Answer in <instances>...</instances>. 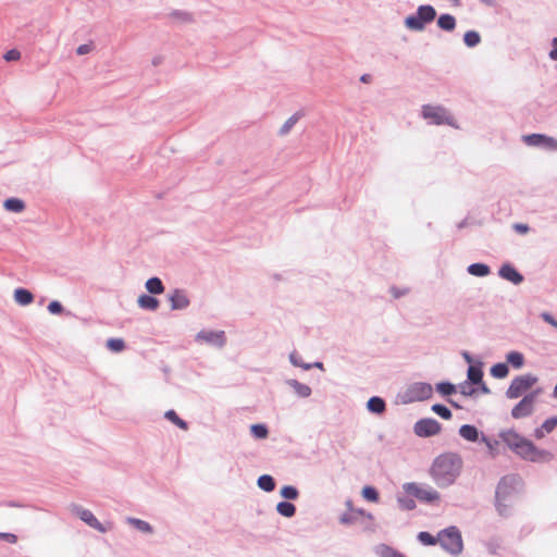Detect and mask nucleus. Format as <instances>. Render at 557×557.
I'll use <instances>...</instances> for the list:
<instances>
[{
    "label": "nucleus",
    "mask_w": 557,
    "mask_h": 557,
    "mask_svg": "<svg viewBox=\"0 0 557 557\" xmlns=\"http://www.w3.org/2000/svg\"><path fill=\"white\" fill-rule=\"evenodd\" d=\"M47 309L51 314H61L64 312L63 305L58 300L50 301Z\"/></svg>",
    "instance_id": "51"
},
{
    "label": "nucleus",
    "mask_w": 557,
    "mask_h": 557,
    "mask_svg": "<svg viewBox=\"0 0 557 557\" xmlns=\"http://www.w3.org/2000/svg\"><path fill=\"white\" fill-rule=\"evenodd\" d=\"M146 289L151 295H160L164 292V285L158 276H152L146 281Z\"/></svg>",
    "instance_id": "29"
},
{
    "label": "nucleus",
    "mask_w": 557,
    "mask_h": 557,
    "mask_svg": "<svg viewBox=\"0 0 557 557\" xmlns=\"http://www.w3.org/2000/svg\"><path fill=\"white\" fill-rule=\"evenodd\" d=\"M539 377L533 373L517 375L505 392L508 399H517L527 394L537 383Z\"/></svg>",
    "instance_id": "6"
},
{
    "label": "nucleus",
    "mask_w": 557,
    "mask_h": 557,
    "mask_svg": "<svg viewBox=\"0 0 557 557\" xmlns=\"http://www.w3.org/2000/svg\"><path fill=\"white\" fill-rule=\"evenodd\" d=\"M556 426H557V416L550 417L542 423V430H545L546 433L553 432Z\"/></svg>",
    "instance_id": "52"
},
{
    "label": "nucleus",
    "mask_w": 557,
    "mask_h": 557,
    "mask_svg": "<svg viewBox=\"0 0 557 557\" xmlns=\"http://www.w3.org/2000/svg\"><path fill=\"white\" fill-rule=\"evenodd\" d=\"M91 50H92V44H83L77 47L76 53L78 55H84V54L89 53Z\"/></svg>",
    "instance_id": "55"
},
{
    "label": "nucleus",
    "mask_w": 557,
    "mask_h": 557,
    "mask_svg": "<svg viewBox=\"0 0 557 557\" xmlns=\"http://www.w3.org/2000/svg\"><path fill=\"white\" fill-rule=\"evenodd\" d=\"M172 17H175V18H178L181 20V22L183 23H189V22H193V17H191V14L188 13V12H185V11H181V10H174L173 12H171L170 14Z\"/></svg>",
    "instance_id": "50"
},
{
    "label": "nucleus",
    "mask_w": 557,
    "mask_h": 557,
    "mask_svg": "<svg viewBox=\"0 0 557 557\" xmlns=\"http://www.w3.org/2000/svg\"><path fill=\"white\" fill-rule=\"evenodd\" d=\"M467 272L476 277H484L491 273V268L486 263L474 262L468 265Z\"/></svg>",
    "instance_id": "24"
},
{
    "label": "nucleus",
    "mask_w": 557,
    "mask_h": 557,
    "mask_svg": "<svg viewBox=\"0 0 557 557\" xmlns=\"http://www.w3.org/2000/svg\"><path fill=\"white\" fill-rule=\"evenodd\" d=\"M554 455L552 451L539 448L535 446V449L532 450V455L530 456V462H549L553 460Z\"/></svg>",
    "instance_id": "27"
},
{
    "label": "nucleus",
    "mask_w": 557,
    "mask_h": 557,
    "mask_svg": "<svg viewBox=\"0 0 557 557\" xmlns=\"http://www.w3.org/2000/svg\"><path fill=\"white\" fill-rule=\"evenodd\" d=\"M523 141L528 146L540 147L544 150L556 152L557 139L545 134L533 133L523 136Z\"/></svg>",
    "instance_id": "12"
},
{
    "label": "nucleus",
    "mask_w": 557,
    "mask_h": 557,
    "mask_svg": "<svg viewBox=\"0 0 557 557\" xmlns=\"http://www.w3.org/2000/svg\"><path fill=\"white\" fill-rule=\"evenodd\" d=\"M473 386H478L475 387L476 388V392H481L482 394H485V395H488L491 394V389L490 387L486 385V383L484 382V380H482V383H476L474 384Z\"/></svg>",
    "instance_id": "59"
},
{
    "label": "nucleus",
    "mask_w": 557,
    "mask_h": 557,
    "mask_svg": "<svg viewBox=\"0 0 557 557\" xmlns=\"http://www.w3.org/2000/svg\"><path fill=\"white\" fill-rule=\"evenodd\" d=\"M482 432L479 431V429L473 424H462L459 428V435L471 443H475L480 441V436L482 437Z\"/></svg>",
    "instance_id": "16"
},
{
    "label": "nucleus",
    "mask_w": 557,
    "mask_h": 557,
    "mask_svg": "<svg viewBox=\"0 0 557 557\" xmlns=\"http://www.w3.org/2000/svg\"><path fill=\"white\" fill-rule=\"evenodd\" d=\"M73 512L90 528L101 533L107 532L106 527L95 517V515L89 509L83 508L78 505H73Z\"/></svg>",
    "instance_id": "13"
},
{
    "label": "nucleus",
    "mask_w": 557,
    "mask_h": 557,
    "mask_svg": "<svg viewBox=\"0 0 557 557\" xmlns=\"http://www.w3.org/2000/svg\"><path fill=\"white\" fill-rule=\"evenodd\" d=\"M523 486L522 478L517 474L502 476L496 485L494 506L497 513L503 518L511 516V498L517 495Z\"/></svg>",
    "instance_id": "2"
},
{
    "label": "nucleus",
    "mask_w": 557,
    "mask_h": 557,
    "mask_svg": "<svg viewBox=\"0 0 557 557\" xmlns=\"http://www.w3.org/2000/svg\"><path fill=\"white\" fill-rule=\"evenodd\" d=\"M545 430H542V425L540 428H536L534 430V436L537 438V440H541L545 436Z\"/></svg>",
    "instance_id": "63"
},
{
    "label": "nucleus",
    "mask_w": 557,
    "mask_h": 557,
    "mask_svg": "<svg viewBox=\"0 0 557 557\" xmlns=\"http://www.w3.org/2000/svg\"><path fill=\"white\" fill-rule=\"evenodd\" d=\"M137 304L141 309L154 311L159 308L160 301L154 297V295L141 294Z\"/></svg>",
    "instance_id": "20"
},
{
    "label": "nucleus",
    "mask_w": 557,
    "mask_h": 557,
    "mask_svg": "<svg viewBox=\"0 0 557 557\" xmlns=\"http://www.w3.org/2000/svg\"><path fill=\"white\" fill-rule=\"evenodd\" d=\"M499 437L512 453L529 461L532 450L535 449V444L532 441L513 429L500 431Z\"/></svg>",
    "instance_id": "3"
},
{
    "label": "nucleus",
    "mask_w": 557,
    "mask_h": 557,
    "mask_svg": "<svg viewBox=\"0 0 557 557\" xmlns=\"http://www.w3.org/2000/svg\"><path fill=\"white\" fill-rule=\"evenodd\" d=\"M490 373L495 379H505L509 374V366L506 362H497L491 367Z\"/></svg>",
    "instance_id": "34"
},
{
    "label": "nucleus",
    "mask_w": 557,
    "mask_h": 557,
    "mask_svg": "<svg viewBox=\"0 0 557 557\" xmlns=\"http://www.w3.org/2000/svg\"><path fill=\"white\" fill-rule=\"evenodd\" d=\"M461 356H462V358L465 359V361H466L467 363H469V366H474V363H473V357H472V355H471L469 351H466V350H465V351H462V352H461Z\"/></svg>",
    "instance_id": "62"
},
{
    "label": "nucleus",
    "mask_w": 557,
    "mask_h": 557,
    "mask_svg": "<svg viewBox=\"0 0 557 557\" xmlns=\"http://www.w3.org/2000/svg\"><path fill=\"white\" fill-rule=\"evenodd\" d=\"M304 116V113L301 111L295 112L292 116H289L285 123L281 126L278 134L281 136L287 135L292 128L295 126V124L300 120V117Z\"/></svg>",
    "instance_id": "32"
},
{
    "label": "nucleus",
    "mask_w": 557,
    "mask_h": 557,
    "mask_svg": "<svg viewBox=\"0 0 557 557\" xmlns=\"http://www.w3.org/2000/svg\"><path fill=\"white\" fill-rule=\"evenodd\" d=\"M506 363L513 369H521L525 363L524 355L518 350H510L506 354Z\"/></svg>",
    "instance_id": "23"
},
{
    "label": "nucleus",
    "mask_w": 557,
    "mask_h": 557,
    "mask_svg": "<svg viewBox=\"0 0 557 557\" xmlns=\"http://www.w3.org/2000/svg\"><path fill=\"white\" fill-rule=\"evenodd\" d=\"M436 24L438 28L444 32H453L456 28L457 22L454 15L449 13H443L437 17Z\"/></svg>",
    "instance_id": "19"
},
{
    "label": "nucleus",
    "mask_w": 557,
    "mask_h": 557,
    "mask_svg": "<svg viewBox=\"0 0 557 557\" xmlns=\"http://www.w3.org/2000/svg\"><path fill=\"white\" fill-rule=\"evenodd\" d=\"M356 513H357V517L358 516H362V517L367 518L368 520H373L374 519V516L371 512H368V511H366L362 508H357L356 509Z\"/></svg>",
    "instance_id": "60"
},
{
    "label": "nucleus",
    "mask_w": 557,
    "mask_h": 557,
    "mask_svg": "<svg viewBox=\"0 0 557 557\" xmlns=\"http://www.w3.org/2000/svg\"><path fill=\"white\" fill-rule=\"evenodd\" d=\"M431 410L444 420H449L453 417L451 410L443 404H434Z\"/></svg>",
    "instance_id": "45"
},
{
    "label": "nucleus",
    "mask_w": 557,
    "mask_h": 557,
    "mask_svg": "<svg viewBox=\"0 0 557 557\" xmlns=\"http://www.w3.org/2000/svg\"><path fill=\"white\" fill-rule=\"evenodd\" d=\"M195 341L221 349L226 345L227 338L224 331L203 329L196 334Z\"/></svg>",
    "instance_id": "10"
},
{
    "label": "nucleus",
    "mask_w": 557,
    "mask_h": 557,
    "mask_svg": "<svg viewBox=\"0 0 557 557\" xmlns=\"http://www.w3.org/2000/svg\"><path fill=\"white\" fill-rule=\"evenodd\" d=\"M483 545L490 555H497L502 547V540L497 536H492L484 541Z\"/></svg>",
    "instance_id": "38"
},
{
    "label": "nucleus",
    "mask_w": 557,
    "mask_h": 557,
    "mask_svg": "<svg viewBox=\"0 0 557 557\" xmlns=\"http://www.w3.org/2000/svg\"><path fill=\"white\" fill-rule=\"evenodd\" d=\"M534 412V407L528 405L527 401L520 399L511 409L510 414L513 419H522L530 417Z\"/></svg>",
    "instance_id": "17"
},
{
    "label": "nucleus",
    "mask_w": 557,
    "mask_h": 557,
    "mask_svg": "<svg viewBox=\"0 0 557 557\" xmlns=\"http://www.w3.org/2000/svg\"><path fill=\"white\" fill-rule=\"evenodd\" d=\"M498 275L513 285H520L524 281V276L509 262L499 268Z\"/></svg>",
    "instance_id": "14"
},
{
    "label": "nucleus",
    "mask_w": 557,
    "mask_h": 557,
    "mask_svg": "<svg viewBox=\"0 0 557 557\" xmlns=\"http://www.w3.org/2000/svg\"><path fill=\"white\" fill-rule=\"evenodd\" d=\"M362 497L372 503H376L380 499L379 491L372 485H366L361 490Z\"/></svg>",
    "instance_id": "44"
},
{
    "label": "nucleus",
    "mask_w": 557,
    "mask_h": 557,
    "mask_svg": "<svg viewBox=\"0 0 557 557\" xmlns=\"http://www.w3.org/2000/svg\"><path fill=\"white\" fill-rule=\"evenodd\" d=\"M541 318L552 326L557 329V320L549 313V312H543L541 314Z\"/></svg>",
    "instance_id": "56"
},
{
    "label": "nucleus",
    "mask_w": 557,
    "mask_h": 557,
    "mask_svg": "<svg viewBox=\"0 0 557 557\" xmlns=\"http://www.w3.org/2000/svg\"><path fill=\"white\" fill-rule=\"evenodd\" d=\"M513 228L520 234H525L530 227L527 224L516 223Z\"/></svg>",
    "instance_id": "61"
},
{
    "label": "nucleus",
    "mask_w": 557,
    "mask_h": 557,
    "mask_svg": "<svg viewBox=\"0 0 557 557\" xmlns=\"http://www.w3.org/2000/svg\"><path fill=\"white\" fill-rule=\"evenodd\" d=\"M3 207L9 212L21 213L24 211L26 205L22 199L11 197L4 200Z\"/></svg>",
    "instance_id": "28"
},
{
    "label": "nucleus",
    "mask_w": 557,
    "mask_h": 557,
    "mask_svg": "<svg viewBox=\"0 0 557 557\" xmlns=\"http://www.w3.org/2000/svg\"><path fill=\"white\" fill-rule=\"evenodd\" d=\"M127 523L131 524L132 527L136 528L138 531H140L143 533L151 534L153 532L152 525L145 520L128 517Z\"/></svg>",
    "instance_id": "35"
},
{
    "label": "nucleus",
    "mask_w": 557,
    "mask_h": 557,
    "mask_svg": "<svg viewBox=\"0 0 557 557\" xmlns=\"http://www.w3.org/2000/svg\"><path fill=\"white\" fill-rule=\"evenodd\" d=\"M442 424L433 418H423L418 420L413 425V432L419 437H431L438 434Z\"/></svg>",
    "instance_id": "11"
},
{
    "label": "nucleus",
    "mask_w": 557,
    "mask_h": 557,
    "mask_svg": "<svg viewBox=\"0 0 557 557\" xmlns=\"http://www.w3.org/2000/svg\"><path fill=\"white\" fill-rule=\"evenodd\" d=\"M397 505L399 509L405 511H410L416 508V500L414 497L408 495V494H398L396 497Z\"/></svg>",
    "instance_id": "31"
},
{
    "label": "nucleus",
    "mask_w": 557,
    "mask_h": 557,
    "mask_svg": "<svg viewBox=\"0 0 557 557\" xmlns=\"http://www.w3.org/2000/svg\"><path fill=\"white\" fill-rule=\"evenodd\" d=\"M389 293L393 295L395 299H398L409 293L408 288H399L395 285L389 287Z\"/></svg>",
    "instance_id": "54"
},
{
    "label": "nucleus",
    "mask_w": 557,
    "mask_h": 557,
    "mask_svg": "<svg viewBox=\"0 0 557 557\" xmlns=\"http://www.w3.org/2000/svg\"><path fill=\"white\" fill-rule=\"evenodd\" d=\"M289 361L290 363L294 366V367H298V368H301L304 370H310L311 369V366H309V363L307 362H304L301 360V358L297 355L296 351H293L290 355H289Z\"/></svg>",
    "instance_id": "49"
},
{
    "label": "nucleus",
    "mask_w": 557,
    "mask_h": 557,
    "mask_svg": "<svg viewBox=\"0 0 557 557\" xmlns=\"http://www.w3.org/2000/svg\"><path fill=\"white\" fill-rule=\"evenodd\" d=\"M438 545L448 554L458 556L463 550V540L460 530L450 525L438 532Z\"/></svg>",
    "instance_id": "5"
},
{
    "label": "nucleus",
    "mask_w": 557,
    "mask_h": 557,
    "mask_svg": "<svg viewBox=\"0 0 557 557\" xmlns=\"http://www.w3.org/2000/svg\"><path fill=\"white\" fill-rule=\"evenodd\" d=\"M257 485L260 490L270 493L275 490L276 482L274 478L270 474H262L257 480Z\"/></svg>",
    "instance_id": "30"
},
{
    "label": "nucleus",
    "mask_w": 557,
    "mask_h": 557,
    "mask_svg": "<svg viewBox=\"0 0 557 557\" xmlns=\"http://www.w3.org/2000/svg\"><path fill=\"white\" fill-rule=\"evenodd\" d=\"M345 506H346V508H347V510H346V511H350V512L352 511V512H356V509H357V508H355V507H354V503H352V500H351L350 498L346 499V502H345Z\"/></svg>",
    "instance_id": "64"
},
{
    "label": "nucleus",
    "mask_w": 557,
    "mask_h": 557,
    "mask_svg": "<svg viewBox=\"0 0 557 557\" xmlns=\"http://www.w3.org/2000/svg\"><path fill=\"white\" fill-rule=\"evenodd\" d=\"M463 42L469 48H474L481 42V35L476 30H468L463 35Z\"/></svg>",
    "instance_id": "40"
},
{
    "label": "nucleus",
    "mask_w": 557,
    "mask_h": 557,
    "mask_svg": "<svg viewBox=\"0 0 557 557\" xmlns=\"http://www.w3.org/2000/svg\"><path fill=\"white\" fill-rule=\"evenodd\" d=\"M171 310H184L190 305V300L184 289L175 288L168 295Z\"/></svg>",
    "instance_id": "15"
},
{
    "label": "nucleus",
    "mask_w": 557,
    "mask_h": 557,
    "mask_svg": "<svg viewBox=\"0 0 557 557\" xmlns=\"http://www.w3.org/2000/svg\"><path fill=\"white\" fill-rule=\"evenodd\" d=\"M250 434L257 440H264L269 435V429L264 423L251 424Z\"/></svg>",
    "instance_id": "37"
},
{
    "label": "nucleus",
    "mask_w": 557,
    "mask_h": 557,
    "mask_svg": "<svg viewBox=\"0 0 557 557\" xmlns=\"http://www.w3.org/2000/svg\"><path fill=\"white\" fill-rule=\"evenodd\" d=\"M357 513L352 511H345L338 517V521L343 525H351L357 522Z\"/></svg>",
    "instance_id": "48"
},
{
    "label": "nucleus",
    "mask_w": 557,
    "mask_h": 557,
    "mask_svg": "<svg viewBox=\"0 0 557 557\" xmlns=\"http://www.w3.org/2000/svg\"><path fill=\"white\" fill-rule=\"evenodd\" d=\"M471 385L472 384L466 380L465 382H461V383H459L456 386H457V389L459 391V393L462 396L472 397L476 393V388L475 387H471Z\"/></svg>",
    "instance_id": "47"
},
{
    "label": "nucleus",
    "mask_w": 557,
    "mask_h": 557,
    "mask_svg": "<svg viewBox=\"0 0 557 557\" xmlns=\"http://www.w3.org/2000/svg\"><path fill=\"white\" fill-rule=\"evenodd\" d=\"M14 300L21 306H27L34 301V295L28 289L18 287L14 290Z\"/></svg>",
    "instance_id": "26"
},
{
    "label": "nucleus",
    "mask_w": 557,
    "mask_h": 557,
    "mask_svg": "<svg viewBox=\"0 0 557 557\" xmlns=\"http://www.w3.org/2000/svg\"><path fill=\"white\" fill-rule=\"evenodd\" d=\"M433 395V387L426 382H416L410 384L403 398L404 404L423 401L430 399Z\"/></svg>",
    "instance_id": "8"
},
{
    "label": "nucleus",
    "mask_w": 557,
    "mask_h": 557,
    "mask_svg": "<svg viewBox=\"0 0 557 557\" xmlns=\"http://www.w3.org/2000/svg\"><path fill=\"white\" fill-rule=\"evenodd\" d=\"M21 58V52L17 49H10L3 54V59L8 62L17 61Z\"/></svg>",
    "instance_id": "53"
},
{
    "label": "nucleus",
    "mask_w": 557,
    "mask_h": 557,
    "mask_svg": "<svg viewBox=\"0 0 557 557\" xmlns=\"http://www.w3.org/2000/svg\"><path fill=\"white\" fill-rule=\"evenodd\" d=\"M374 552L380 557H407L405 554L387 544L376 545Z\"/></svg>",
    "instance_id": "25"
},
{
    "label": "nucleus",
    "mask_w": 557,
    "mask_h": 557,
    "mask_svg": "<svg viewBox=\"0 0 557 557\" xmlns=\"http://www.w3.org/2000/svg\"><path fill=\"white\" fill-rule=\"evenodd\" d=\"M435 388L442 396H450L457 392V386L448 381L437 383Z\"/></svg>",
    "instance_id": "41"
},
{
    "label": "nucleus",
    "mask_w": 557,
    "mask_h": 557,
    "mask_svg": "<svg viewBox=\"0 0 557 557\" xmlns=\"http://www.w3.org/2000/svg\"><path fill=\"white\" fill-rule=\"evenodd\" d=\"M417 540L424 546H434L438 544V534L436 536L432 535L428 531H421L417 535Z\"/></svg>",
    "instance_id": "39"
},
{
    "label": "nucleus",
    "mask_w": 557,
    "mask_h": 557,
    "mask_svg": "<svg viewBox=\"0 0 557 557\" xmlns=\"http://www.w3.org/2000/svg\"><path fill=\"white\" fill-rule=\"evenodd\" d=\"M543 393V389L541 387H537L535 389H530L527 394L522 396L521 399L528 403L529 406L535 408V403L537 397Z\"/></svg>",
    "instance_id": "46"
},
{
    "label": "nucleus",
    "mask_w": 557,
    "mask_h": 557,
    "mask_svg": "<svg viewBox=\"0 0 557 557\" xmlns=\"http://www.w3.org/2000/svg\"><path fill=\"white\" fill-rule=\"evenodd\" d=\"M286 384L290 386L294 389L295 394L300 398H307L312 393L311 387L309 385L300 383L295 379L287 380Z\"/></svg>",
    "instance_id": "21"
},
{
    "label": "nucleus",
    "mask_w": 557,
    "mask_h": 557,
    "mask_svg": "<svg viewBox=\"0 0 557 557\" xmlns=\"http://www.w3.org/2000/svg\"><path fill=\"white\" fill-rule=\"evenodd\" d=\"M367 409L371 413L375 414H382L386 410V403L385 400L380 396H372L367 401Z\"/></svg>",
    "instance_id": "22"
},
{
    "label": "nucleus",
    "mask_w": 557,
    "mask_h": 557,
    "mask_svg": "<svg viewBox=\"0 0 557 557\" xmlns=\"http://www.w3.org/2000/svg\"><path fill=\"white\" fill-rule=\"evenodd\" d=\"M0 539L4 540L11 544H14L17 542V536L13 533H8V532H0Z\"/></svg>",
    "instance_id": "57"
},
{
    "label": "nucleus",
    "mask_w": 557,
    "mask_h": 557,
    "mask_svg": "<svg viewBox=\"0 0 557 557\" xmlns=\"http://www.w3.org/2000/svg\"><path fill=\"white\" fill-rule=\"evenodd\" d=\"M437 16L436 10L431 4H421L414 14L405 17L404 25L412 32H422L425 26L432 23Z\"/></svg>",
    "instance_id": "4"
},
{
    "label": "nucleus",
    "mask_w": 557,
    "mask_h": 557,
    "mask_svg": "<svg viewBox=\"0 0 557 557\" xmlns=\"http://www.w3.org/2000/svg\"><path fill=\"white\" fill-rule=\"evenodd\" d=\"M462 466L463 460L459 454L443 453L433 460L430 475L438 487L445 488L456 482L461 473Z\"/></svg>",
    "instance_id": "1"
},
{
    "label": "nucleus",
    "mask_w": 557,
    "mask_h": 557,
    "mask_svg": "<svg viewBox=\"0 0 557 557\" xmlns=\"http://www.w3.org/2000/svg\"><path fill=\"white\" fill-rule=\"evenodd\" d=\"M484 376L483 372V362L476 361L474 366H469L467 371V381L470 382L472 385L476 383H482Z\"/></svg>",
    "instance_id": "18"
},
{
    "label": "nucleus",
    "mask_w": 557,
    "mask_h": 557,
    "mask_svg": "<svg viewBox=\"0 0 557 557\" xmlns=\"http://www.w3.org/2000/svg\"><path fill=\"white\" fill-rule=\"evenodd\" d=\"M422 116L434 125H449L457 127L454 116L441 106L424 104L422 107Z\"/></svg>",
    "instance_id": "7"
},
{
    "label": "nucleus",
    "mask_w": 557,
    "mask_h": 557,
    "mask_svg": "<svg viewBox=\"0 0 557 557\" xmlns=\"http://www.w3.org/2000/svg\"><path fill=\"white\" fill-rule=\"evenodd\" d=\"M403 490L406 494L417 498L419 502L424 504H433L435 502H438L441 498V495L437 491L431 487L429 490L422 488L416 482L404 483Z\"/></svg>",
    "instance_id": "9"
},
{
    "label": "nucleus",
    "mask_w": 557,
    "mask_h": 557,
    "mask_svg": "<svg viewBox=\"0 0 557 557\" xmlns=\"http://www.w3.org/2000/svg\"><path fill=\"white\" fill-rule=\"evenodd\" d=\"M164 418L166 420L171 421L173 424H175L181 430L186 431L188 429V423L185 420L181 419L178 417V414L176 413V411L173 409L165 411Z\"/></svg>",
    "instance_id": "36"
},
{
    "label": "nucleus",
    "mask_w": 557,
    "mask_h": 557,
    "mask_svg": "<svg viewBox=\"0 0 557 557\" xmlns=\"http://www.w3.org/2000/svg\"><path fill=\"white\" fill-rule=\"evenodd\" d=\"M276 511L285 518H292L296 513V506L290 502L282 500L277 503Z\"/></svg>",
    "instance_id": "33"
},
{
    "label": "nucleus",
    "mask_w": 557,
    "mask_h": 557,
    "mask_svg": "<svg viewBox=\"0 0 557 557\" xmlns=\"http://www.w3.org/2000/svg\"><path fill=\"white\" fill-rule=\"evenodd\" d=\"M106 347L112 352H121L125 349L126 344L123 338L111 337L107 341Z\"/></svg>",
    "instance_id": "42"
},
{
    "label": "nucleus",
    "mask_w": 557,
    "mask_h": 557,
    "mask_svg": "<svg viewBox=\"0 0 557 557\" xmlns=\"http://www.w3.org/2000/svg\"><path fill=\"white\" fill-rule=\"evenodd\" d=\"M549 59L557 61V37L552 39V49L548 52Z\"/></svg>",
    "instance_id": "58"
},
{
    "label": "nucleus",
    "mask_w": 557,
    "mask_h": 557,
    "mask_svg": "<svg viewBox=\"0 0 557 557\" xmlns=\"http://www.w3.org/2000/svg\"><path fill=\"white\" fill-rule=\"evenodd\" d=\"M280 495L284 498V500H295L299 496V491L294 485H284L280 491Z\"/></svg>",
    "instance_id": "43"
}]
</instances>
